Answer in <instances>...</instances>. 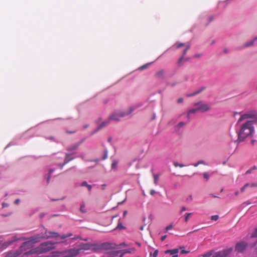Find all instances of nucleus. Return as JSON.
Wrapping results in <instances>:
<instances>
[{
    "label": "nucleus",
    "instance_id": "obj_1",
    "mask_svg": "<svg viewBox=\"0 0 257 257\" xmlns=\"http://www.w3.org/2000/svg\"><path fill=\"white\" fill-rule=\"evenodd\" d=\"M257 123V119L246 121L240 125L239 132L237 133L238 142H243L245 138L251 136L254 133L253 124Z\"/></svg>",
    "mask_w": 257,
    "mask_h": 257
},
{
    "label": "nucleus",
    "instance_id": "obj_2",
    "mask_svg": "<svg viewBox=\"0 0 257 257\" xmlns=\"http://www.w3.org/2000/svg\"><path fill=\"white\" fill-rule=\"evenodd\" d=\"M48 233L49 235L47 236L38 234L35 236H32L31 238H30L29 241L24 242L22 246L25 247L27 245H30L33 243L38 242L40 241L41 238H48L50 237H56L59 236L61 239H64L67 237H71L72 236V234L71 233H68L66 234H62L61 235H59L58 233L54 231H49L48 232Z\"/></svg>",
    "mask_w": 257,
    "mask_h": 257
},
{
    "label": "nucleus",
    "instance_id": "obj_3",
    "mask_svg": "<svg viewBox=\"0 0 257 257\" xmlns=\"http://www.w3.org/2000/svg\"><path fill=\"white\" fill-rule=\"evenodd\" d=\"M54 243L50 241L42 243L38 247L31 249L30 252L31 253L41 254L48 252L54 248Z\"/></svg>",
    "mask_w": 257,
    "mask_h": 257
},
{
    "label": "nucleus",
    "instance_id": "obj_4",
    "mask_svg": "<svg viewBox=\"0 0 257 257\" xmlns=\"http://www.w3.org/2000/svg\"><path fill=\"white\" fill-rule=\"evenodd\" d=\"M80 252V249L72 248L63 251H54L51 253V257H74Z\"/></svg>",
    "mask_w": 257,
    "mask_h": 257
},
{
    "label": "nucleus",
    "instance_id": "obj_5",
    "mask_svg": "<svg viewBox=\"0 0 257 257\" xmlns=\"http://www.w3.org/2000/svg\"><path fill=\"white\" fill-rule=\"evenodd\" d=\"M134 108L133 107H131L129 108V110L126 112H121L119 113H113L111 115H110L109 117V120H114V121H119L121 117H123L127 115H128L133 111L134 110Z\"/></svg>",
    "mask_w": 257,
    "mask_h": 257
},
{
    "label": "nucleus",
    "instance_id": "obj_6",
    "mask_svg": "<svg viewBox=\"0 0 257 257\" xmlns=\"http://www.w3.org/2000/svg\"><path fill=\"white\" fill-rule=\"evenodd\" d=\"M257 112L255 110H250L241 115L238 119L237 124H239L243 120L251 118L252 120L257 119Z\"/></svg>",
    "mask_w": 257,
    "mask_h": 257
},
{
    "label": "nucleus",
    "instance_id": "obj_7",
    "mask_svg": "<svg viewBox=\"0 0 257 257\" xmlns=\"http://www.w3.org/2000/svg\"><path fill=\"white\" fill-rule=\"evenodd\" d=\"M257 112L255 110H250L241 115L238 119L237 124H239L243 120L251 118L252 120L257 119Z\"/></svg>",
    "mask_w": 257,
    "mask_h": 257
},
{
    "label": "nucleus",
    "instance_id": "obj_8",
    "mask_svg": "<svg viewBox=\"0 0 257 257\" xmlns=\"http://www.w3.org/2000/svg\"><path fill=\"white\" fill-rule=\"evenodd\" d=\"M232 248L230 247L222 251L216 252L212 257H226L232 251Z\"/></svg>",
    "mask_w": 257,
    "mask_h": 257
},
{
    "label": "nucleus",
    "instance_id": "obj_9",
    "mask_svg": "<svg viewBox=\"0 0 257 257\" xmlns=\"http://www.w3.org/2000/svg\"><path fill=\"white\" fill-rule=\"evenodd\" d=\"M247 246V243L244 241L237 242L235 247V250L238 253L242 252Z\"/></svg>",
    "mask_w": 257,
    "mask_h": 257
},
{
    "label": "nucleus",
    "instance_id": "obj_10",
    "mask_svg": "<svg viewBox=\"0 0 257 257\" xmlns=\"http://www.w3.org/2000/svg\"><path fill=\"white\" fill-rule=\"evenodd\" d=\"M195 106H198V111L201 112H205L210 109V107L207 104L200 103V102L196 103L194 104Z\"/></svg>",
    "mask_w": 257,
    "mask_h": 257
},
{
    "label": "nucleus",
    "instance_id": "obj_11",
    "mask_svg": "<svg viewBox=\"0 0 257 257\" xmlns=\"http://www.w3.org/2000/svg\"><path fill=\"white\" fill-rule=\"evenodd\" d=\"M185 46V49H184L182 56H184L188 49H189L190 46L189 44H185L182 43H176L172 47L173 48H175L176 49L180 48L181 47Z\"/></svg>",
    "mask_w": 257,
    "mask_h": 257
},
{
    "label": "nucleus",
    "instance_id": "obj_12",
    "mask_svg": "<svg viewBox=\"0 0 257 257\" xmlns=\"http://www.w3.org/2000/svg\"><path fill=\"white\" fill-rule=\"evenodd\" d=\"M94 246V244L90 243H82L80 245V248H78L81 250H88L92 246Z\"/></svg>",
    "mask_w": 257,
    "mask_h": 257
},
{
    "label": "nucleus",
    "instance_id": "obj_13",
    "mask_svg": "<svg viewBox=\"0 0 257 257\" xmlns=\"http://www.w3.org/2000/svg\"><path fill=\"white\" fill-rule=\"evenodd\" d=\"M81 143V142H80L77 143L74 145H72V146L68 147L67 149V150H68L69 151H72L73 150H75L78 148V147L80 146Z\"/></svg>",
    "mask_w": 257,
    "mask_h": 257
},
{
    "label": "nucleus",
    "instance_id": "obj_14",
    "mask_svg": "<svg viewBox=\"0 0 257 257\" xmlns=\"http://www.w3.org/2000/svg\"><path fill=\"white\" fill-rule=\"evenodd\" d=\"M70 156H71L70 154H66L65 158V161H64V163L63 164V165H65V164L68 163L69 162H70V161H71L73 159V158H71Z\"/></svg>",
    "mask_w": 257,
    "mask_h": 257
},
{
    "label": "nucleus",
    "instance_id": "obj_15",
    "mask_svg": "<svg viewBox=\"0 0 257 257\" xmlns=\"http://www.w3.org/2000/svg\"><path fill=\"white\" fill-rule=\"evenodd\" d=\"M179 251L178 249H172V250H167L165 251V253H170L171 255H174L175 254H177Z\"/></svg>",
    "mask_w": 257,
    "mask_h": 257
},
{
    "label": "nucleus",
    "instance_id": "obj_16",
    "mask_svg": "<svg viewBox=\"0 0 257 257\" xmlns=\"http://www.w3.org/2000/svg\"><path fill=\"white\" fill-rule=\"evenodd\" d=\"M164 74L163 70H160L156 73V76L159 78H163Z\"/></svg>",
    "mask_w": 257,
    "mask_h": 257
},
{
    "label": "nucleus",
    "instance_id": "obj_17",
    "mask_svg": "<svg viewBox=\"0 0 257 257\" xmlns=\"http://www.w3.org/2000/svg\"><path fill=\"white\" fill-rule=\"evenodd\" d=\"M110 120H109V119H108V120L107 121H103V122H102L100 125L99 126H98L97 131L98 130H100L101 128H102L103 127L105 126L106 125H107L108 123H109V121Z\"/></svg>",
    "mask_w": 257,
    "mask_h": 257
},
{
    "label": "nucleus",
    "instance_id": "obj_18",
    "mask_svg": "<svg viewBox=\"0 0 257 257\" xmlns=\"http://www.w3.org/2000/svg\"><path fill=\"white\" fill-rule=\"evenodd\" d=\"M81 186H86L88 190L90 191L91 190L92 187L91 185H88L86 181H84L82 183Z\"/></svg>",
    "mask_w": 257,
    "mask_h": 257
},
{
    "label": "nucleus",
    "instance_id": "obj_19",
    "mask_svg": "<svg viewBox=\"0 0 257 257\" xmlns=\"http://www.w3.org/2000/svg\"><path fill=\"white\" fill-rule=\"evenodd\" d=\"M118 162L116 160H113L111 164V168L112 169H115L117 168Z\"/></svg>",
    "mask_w": 257,
    "mask_h": 257
},
{
    "label": "nucleus",
    "instance_id": "obj_20",
    "mask_svg": "<svg viewBox=\"0 0 257 257\" xmlns=\"http://www.w3.org/2000/svg\"><path fill=\"white\" fill-rule=\"evenodd\" d=\"M198 111V108L196 107V108H194V109H190L189 111H188V115H187V117L189 118V114L190 113H195L196 111Z\"/></svg>",
    "mask_w": 257,
    "mask_h": 257
},
{
    "label": "nucleus",
    "instance_id": "obj_21",
    "mask_svg": "<svg viewBox=\"0 0 257 257\" xmlns=\"http://www.w3.org/2000/svg\"><path fill=\"white\" fill-rule=\"evenodd\" d=\"M213 250H210L209 251H208V252H207L206 253L204 254L203 255V257H209V256H210L212 255L213 254Z\"/></svg>",
    "mask_w": 257,
    "mask_h": 257
},
{
    "label": "nucleus",
    "instance_id": "obj_22",
    "mask_svg": "<svg viewBox=\"0 0 257 257\" xmlns=\"http://www.w3.org/2000/svg\"><path fill=\"white\" fill-rule=\"evenodd\" d=\"M254 42V41L253 40L252 41H250V42L246 43L245 44H244L243 47H246L251 46H252L253 45Z\"/></svg>",
    "mask_w": 257,
    "mask_h": 257
},
{
    "label": "nucleus",
    "instance_id": "obj_23",
    "mask_svg": "<svg viewBox=\"0 0 257 257\" xmlns=\"http://www.w3.org/2000/svg\"><path fill=\"white\" fill-rule=\"evenodd\" d=\"M192 215V213H186L185 216V221L187 222L189 217Z\"/></svg>",
    "mask_w": 257,
    "mask_h": 257
},
{
    "label": "nucleus",
    "instance_id": "obj_24",
    "mask_svg": "<svg viewBox=\"0 0 257 257\" xmlns=\"http://www.w3.org/2000/svg\"><path fill=\"white\" fill-rule=\"evenodd\" d=\"M159 177V175H155L154 176V183H155V185H157V183H158V180Z\"/></svg>",
    "mask_w": 257,
    "mask_h": 257
},
{
    "label": "nucleus",
    "instance_id": "obj_25",
    "mask_svg": "<svg viewBox=\"0 0 257 257\" xmlns=\"http://www.w3.org/2000/svg\"><path fill=\"white\" fill-rule=\"evenodd\" d=\"M257 237V227L255 228L254 232L251 234V237L254 238Z\"/></svg>",
    "mask_w": 257,
    "mask_h": 257
},
{
    "label": "nucleus",
    "instance_id": "obj_26",
    "mask_svg": "<svg viewBox=\"0 0 257 257\" xmlns=\"http://www.w3.org/2000/svg\"><path fill=\"white\" fill-rule=\"evenodd\" d=\"M173 165H174V166L175 167H180L182 168V167H184V165H183V164H179L178 163H177V162H174V163H173Z\"/></svg>",
    "mask_w": 257,
    "mask_h": 257
},
{
    "label": "nucleus",
    "instance_id": "obj_27",
    "mask_svg": "<svg viewBox=\"0 0 257 257\" xmlns=\"http://www.w3.org/2000/svg\"><path fill=\"white\" fill-rule=\"evenodd\" d=\"M205 89V87H202L201 88H200L199 89H198V90L195 91V94H197L200 93L201 92H202Z\"/></svg>",
    "mask_w": 257,
    "mask_h": 257
},
{
    "label": "nucleus",
    "instance_id": "obj_28",
    "mask_svg": "<svg viewBox=\"0 0 257 257\" xmlns=\"http://www.w3.org/2000/svg\"><path fill=\"white\" fill-rule=\"evenodd\" d=\"M184 124H185V122L182 121V122H179L176 127L178 128H180L181 127H182Z\"/></svg>",
    "mask_w": 257,
    "mask_h": 257
},
{
    "label": "nucleus",
    "instance_id": "obj_29",
    "mask_svg": "<svg viewBox=\"0 0 257 257\" xmlns=\"http://www.w3.org/2000/svg\"><path fill=\"white\" fill-rule=\"evenodd\" d=\"M218 218H219V216H218V215H212V216H211V219H212V220H214V221H216V220H218Z\"/></svg>",
    "mask_w": 257,
    "mask_h": 257
},
{
    "label": "nucleus",
    "instance_id": "obj_30",
    "mask_svg": "<svg viewBox=\"0 0 257 257\" xmlns=\"http://www.w3.org/2000/svg\"><path fill=\"white\" fill-rule=\"evenodd\" d=\"M116 228L121 229L124 228V227L123 226L121 222H118Z\"/></svg>",
    "mask_w": 257,
    "mask_h": 257
},
{
    "label": "nucleus",
    "instance_id": "obj_31",
    "mask_svg": "<svg viewBox=\"0 0 257 257\" xmlns=\"http://www.w3.org/2000/svg\"><path fill=\"white\" fill-rule=\"evenodd\" d=\"M54 172V170L53 169H50L49 170V176L48 177V179H47V183H49V180L50 179V175L51 174Z\"/></svg>",
    "mask_w": 257,
    "mask_h": 257
},
{
    "label": "nucleus",
    "instance_id": "obj_32",
    "mask_svg": "<svg viewBox=\"0 0 257 257\" xmlns=\"http://www.w3.org/2000/svg\"><path fill=\"white\" fill-rule=\"evenodd\" d=\"M203 177L206 180H208L209 178V174L208 173L206 172L203 174Z\"/></svg>",
    "mask_w": 257,
    "mask_h": 257
},
{
    "label": "nucleus",
    "instance_id": "obj_33",
    "mask_svg": "<svg viewBox=\"0 0 257 257\" xmlns=\"http://www.w3.org/2000/svg\"><path fill=\"white\" fill-rule=\"evenodd\" d=\"M172 225H171H171H168V226H167L166 227V231H168V230H169L171 229H172Z\"/></svg>",
    "mask_w": 257,
    "mask_h": 257
},
{
    "label": "nucleus",
    "instance_id": "obj_34",
    "mask_svg": "<svg viewBox=\"0 0 257 257\" xmlns=\"http://www.w3.org/2000/svg\"><path fill=\"white\" fill-rule=\"evenodd\" d=\"M158 250H156L154 253H153V257H156L158 255Z\"/></svg>",
    "mask_w": 257,
    "mask_h": 257
},
{
    "label": "nucleus",
    "instance_id": "obj_35",
    "mask_svg": "<svg viewBox=\"0 0 257 257\" xmlns=\"http://www.w3.org/2000/svg\"><path fill=\"white\" fill-rule=\"evenodd\" d=\"M250 187H257V183H251L250 185Z\"/></svg>",
    "mask_w": 257,
    "mask_h": 257
},
{
    "label": "nucleus",
    "instance_id": "obj_36",
    "mask_svg": "<svg viewBox=\"0 0 257 257\" xmlns=\"http://www.w3.org/2000/svg\"><path fill=\"white\" fill-rule=\"evenodd\" d=\"M183 59V56H182L178 61V63L180 64Z\"/></svg>",
    "mask_w": 257,
    "mask_h": 257
},
{
    "label": "nucleus",
    "instance_id": "obj_37",
    "mask_svg": "<svg viewBox=\"0 0 257 257\" xmlns=\"http://www.w3.org/2000/svg\"><path fill=\"white\" fill-rule=\"evenodd\" d=\"M192 196L191 195H189L188 197L187 198V201H192Z\"/></svg>",
    "mask_w": 257,
    "mask_h": 257
},
{
    "label": "nucleus",
    "instance_id": "obj_38",
    "mask_svg": "<svg viewBox=\"0 0 257 257\" xmlns=\"http://www.w3.org/2000/svg\"><path fill=\"white\" fill-rule=\"evenodd\" d=\"M196 95V94H195V92H194L193 93H191V94H188L187 96L188 97H191V96H194Z\"/></svg>",
    "mask_w": 257,
    "mask_h": 257
},
{
    "label": "nucleus",
    "instance_id": "obj_39",
    "mask_svg": "<svg viewBox=\"0 0 257 257\" xmlns=\"http://www.w3.org/2000/svg\"><path fill=\"white\" fill-rule=\"evenodd\" d=\"M186 208L185 207H183L181 210L180 213H182L183 211H185Z\"/></svg>",
    "mask_w": 257,
    "mask_h": 257
},
{
    "label": "nucleus",
    "instance_id": "obj_40",
    "mask_svg": "<svg viewBox=\"0 0 257 257\" xmlns=\"http://www.w3.org/2000/svg\"><path fill=\"white\" fill-rule=\"evenodd\" d=\"M155 193H156V192H155V190H151V191H150V194H151V195H154V194H155Z\"/></svg>",
    "mask_w": 257,
    "mask_h": 257
},
{
    "label": "nucleus",
    "instance_id": "obj_41",
    "mask_svg": "<svg viewBox=\"0 0 257 257\" xmlns=\"http://www.w3.org/2000/svg\"><path fill=\"white\" fill-rule=\"evenodd\" d=\"M8 204H7V203H3L2 204V207H3V208H4V207H8Z\"/></svg>",
    "mask_w": 257,
    "mask_h": 257
},
{
    "label": "nucleus",
    "instance_id": "obj_42",
    "mask_svg": "<svg viewBox=\"0 0 257 257\" xmlns=\"http://www.w3.org/2000/svg\"><path fill=\"white\" fill-rule=\"evenodd\" d=\"M167 236L166 235H164V236H162L161 238V241H164L165 238H166Z\"/></svg>",
    "mask_w": 257,
    "mask_h": 257
},
{
    "label": "nucleus",
    "instance_id": "obj_43",
    "mask_svg": "<svg viewBox=\"0 0 257 257\" xmlns=\"http://www.w3.org/2000/svg\"><path fill=\"white\" fill-rule=\"evenodd\" d=\"M84 205H81V206H80V210H81L82 212H85V211H83V208H84Z\"/></svg>",
    "mask_w": 257,
    "mask_h": 257
},
{
    "label": "nucleus",
    "instance_id": "obj_44",
    "mask_svg": "<svg viewBox=\"0 0 257 257\" xmlns=\"http://www.w3.org/2000/svg\"><path fill=\"white\" fill-rule=\"evenodd\" d=\"M252 169H250L249 170H248L246 172V174H250L251 173V171H252Z\"/></svg>",
    "mask_w": 257,
    "mask_h": 257
},
{
    "label": "nucleus",
    "instance_id": "obj_45",
    "mask_svg": "<svg viewBox=\"0 0 257 257\" xmlns=\"http://www.w3.org/2000/svg\"><path fill=\"white\" fill-rule=\"evenodd\" d=\"M20 202V199H17L15 200V203L16 204H18Z\"/></svg>",
    "mask_w": 257,
    "mask_h": 257
},
{
    "label": "nucleus",
    "instance_id": "obj_46",
    "mask_svg": "<svg viewBox=\"0 0 257 257\" xmlns=\"http://www.w3.org/2000/svg\"><path fill=\"white\" fill-rule=\"evenodd\" d=\"M178 103H181L183 102V99L182 98H180L179 99H178V101H177Z\"/></svg>",
    "mask_w": 257,
    "mask_h": 257
},
{
    "label": "nucleus",
    "instance_id": "obj_47",
    "mask_svg": "<svg viewBox=\"0 0 257 257\" xmlns=\"http://www.w3.org/2000/svg\"><path fill=\"white\" fill-rule=\"evenodd\" d=\"M189 252V251H186L185 250H181V253H188Z\"/></svg>",
    "mask_w": 257,
    "mask_h": 257
},
{
    "label": "nucleus",
    "instance_id": "obj_48",
    "mask_svg": "<svg viewBox=\"0 0 257 257\" xmlns=\"http://www.w3.org/2000/svg\"><path fill=\"white\" fill-rule=\"evenodd\" d=\"M245 187L244 186H243V187H242L241 189H240V191L241 192H243L245 189Z\"/></svg>",
    "mask_w": 257,
    "mask_h": 257
},
{
    "label": "nucleus",
    "instance_id": "obj_49",
    "mask_svg": "<svg viewBox=\"0 0 257 257\" xmlns=\"http://www.w3.org/2000/svg\"><path fill=\"white\" fill-rule=\"evenodd\" d=\"M197 163H199V165H200V164H204V165L205 164L204 162L203 161H200L198 162Z\"/></svg>",
    "mask_w": 257,
    "mask_h": 257
},
{
    "label": "nucleus",
    "instance_id": "obj_50",
    "mask_svg": "<svg viewBox=\"0 0 257 257\" xmlns=\"http://www.w3.org/2000/svg\"><path fill=\"white\" fill-rule=\"evenodd\" d=\"M107 157V152L106 151L105 155L103 157V159L104 160Z\"/></svg>",
    "mask_w": 257,
    "mask_h": 257
},
{
    "label": "nucleus",
    "instance_id": "obj_51",
    "mask_svg": "<svg viewBox=\"0 0 257 257\" xmlns=\"http://www.w3.org/2000/svg\"><path fill=\"white\" fill-rule=\"evenodd\" d=\"M147 67V65H143L140 67L141 70H143Z\"/></svg>",
    "mask_w": 257,
    "mask_h": 257
},
{
    "label": "nucleus",
    "instance_id": "obj_52",
    "mask_svg": "<svg viewBox=\"0 0 257 257\" xmlns=\"http://www.w3.org/2000/svg\"><path fill=\"white\" fill-rule=\"evenodd\" d=\"M250 184H248V183H246L245 184L244 186L245 187V188H247V187H249L250 186Z\"/></svg>",
    "mask_w": 257,
    "mask_h": 257
},
{
    "label": "nucleus",
    "instance_id": "obj_53",
    "mask_svg": "<svg viewBox=\"0 0 257 257\" xmlns=\"http://www.w3.org/2000/svg\"><path fill=\"white\" fill-rule=\"evenodd\" d=\"M80 238V237L79 236H77V237H75L72 238H71V239H72V240H75V239H77V238Z\"/></svg>",
    "mask_w": 257,
    "mask_h": 257
},
{
    "label": "nucleus",
    "instance_id": "obj_54",
    "mask_svg": "<svg viewBox=\"0 0 257 257\" xmlns=\"http://www.w3.org/2000/svg\"><path fill=\"white\" fill-rule=\"evenodd\" d=\"M238 194H239V192H238V191H235V192H234V195H235V196H238Z\"/></svg>",
    "mask_w": 257,
    "mask_h": 257
},
{
    "label": "nucleus",
    "instance_id": "obj_55",
    "mask_svg": "<svg viewBox=\"0 0 257 257\" xmlns=\"http://www.w3.org/2000/svg\"><path fill=\"white\" fill-rule=\"evenodd\" d=\"M130 252H131V251H129L128 250H125L124 251L123 253H130Z\"/></svg>",
    "mask_w": 257,
    "mask_h": 257
},
{
    "label": "nucleus",
    "instance_id": "obj_56",
    "mask_svg": "<svg viewBox=\"0 0 257 257\" xmlns=\"http://www.w3.org/2000/svg\"><path fill=\"white\" fill-rule=\"evenodd\" d=\"M244 204H245L246 205H249V204H250V202L249 201H246V202H245L244 203Z\"/></svg>",
    "mask_w": 257,
    "mask_h": 257
},
{
    "label": "nucleus",
    "instance_id": "obj_57",
    "mask_svg": "<svg viewBox=\"0 0 257 257\" xmlns=\"http://www.w3.org/2000/svg\"><path fill=\"white\" fill-rule=\"evenodd\" d=\"M198 165H199V163H196V164H193V166H194V167H197V166H198Z\"/></svg>",
    "mask_w": 257,
    "mask_h": 257
},
{
    "label": "nucleus",
    "instance_id": "obj_58",
    "mask_svg": "<svg viewBox=\"0 0 257 257\" xmlns=\"http://www.w3.org/2000/svg\"><path fill=\"white\" fill-rule=\"evenodd\" d=\"M255 142V140H252L251 141V143L252 145H254V142Z\"/></svg>",
    "mask_w": 257,
    "mask_h": 257
},
{
    "label": "nucleus",
    "instance_id": "obj_59",
    "mask_svg": "<svg viewBox=\"0 0 257 257\" xmlns=\"http://www.w3.org/2000/svg\"><path fill=\"white\" fill-rule=\"evenodd\" d=\"M75 132V131H73V132H68V131H67V133H69V134H72V133H74Z\"/></svg>",
    "mask_w": 257,
    "mask_h": 257
},
{
    "label": "nucleus",
    "instance_id": "obj_60",
    "mask_svg": "<svg viewBox=\"0 0 257 257\" xmlns=\"http://www.w3.org/2000/svg\"><path fill=\"white\" fill-rule=\"evenodd\" d=\"M224 53H227V52H228V51H227V49H225L224 50Z\"/></svg>",
    "mask_w": 257,
    "mask_h": 257
},
{
    "label": "nucleus",
    "instance_id": "obj_61",
    "mask_svg": "<svg viewBox=\"0 0 257 257\" xmlns=\"http://www.w3.org/2000/svg\"><path fill=\"white\" fill-rule=\"evenodd\" d=\"M126 213H127V211H124L123 212V215L125 216L126 214Z\"/></svg>",
    "mask_w": 257,
    "mask_h": 257
},
{
    "label": "nucleus",
    "instance_id": "obj_62",
    "mask_svg": "<svg viewBox=\"0 0 257 257\" xmlns=\"http://www.w3.org/2000/svg\"><path fill=\"white\" fill-rule=\"evenodd\" d=\"M172 257H178V255L175 254L173 255V256Z\"/></svg>",
    "mask_w": 257,
    "mask_h": 257
},
{
    "label": "nucleus",
    "instance_id": "obj_63",
    "mask_svg": "<svg viewBox=\"0 0 257 257\" xmlns=\"http://www.w3.org/2000/svg\"><path fill=\"white\" fill-rule=\"evenodd\" d=\"M251 169H252V170H254V169H256V167L255 166H253Z\"/></svg>",
    "mask_w": 257,
    "mask_h": 257
},
{
    "label": "nucleus",
    "instance_id": "obj_64",
    "mask_svg": "<svg viewBox=\"0 0 257 257\" xmlns=\"http://www.w3.org/2000/svg\"><path fill=\"white\" fill-rule=\"evenodd\" d=\"M254 41H256L257 40V37H255L254 39H253Z\"/></svg>",
    "mask_w": 257,
    "mask_h": 257
}]
</instances>
